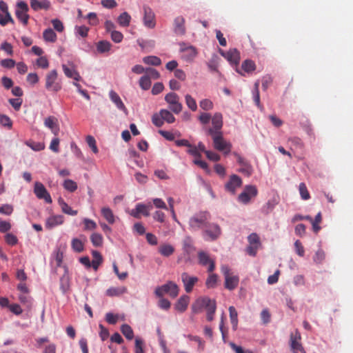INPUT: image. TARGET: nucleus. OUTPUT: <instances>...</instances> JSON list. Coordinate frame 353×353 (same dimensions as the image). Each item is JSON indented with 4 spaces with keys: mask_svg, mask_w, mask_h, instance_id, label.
Returning a JSON list of instances; mask_svg holds the SVG:
<instances>
[{
    "mask_svg": "<svg viewBox=\"0 0 353 353\" xmlns=\"http://www.w3.org/2000/svg\"><path fill=\"white\" fill-rule=\"evenodd\" d=\"M216 302L208 297H200L192 305V311L194 314L199 313L203 308L207 310V320L212 321L216 311Z\"/></svg>",
    "mask_w": 353,
    "mask_h": 353,
    "instance_id": "obj_1",
    "label": "nucleus"
},
{
    "mask_svg": "<svg viewBox=\"0 0 353 353\" xmlns=\"http://www.w3.org/2000/svg\"><path fill=\"white\" fill-rule=\"evenodd\" d=\"M45 88L49 92H58L62 89V82L56 70L48 72L45 77Z\"/></svg>",
    "mask_w": 353,
    "mask_h": 353,
    "instance_id": "obj_2",
    "label": "nucleus"
},
{
    "mask_svg": "<svg viewBox=\"0 0 353 353\" xmlns=\"http://www.w3.org/2000/svg\"><path fill=\"white\" fill-rule=\"evenodd\" d=\"M208 133L212 137L215 149L219 151H225L226 154L230 152L231 144L224 140L220 131H215L213 129H209L208 130Z\"/></svg>",
    "mask_w": 353,
    "mask_h": 353,
    "instance_id": "obj_3",
    "label": "nucleus"
},
{
    "mask_svg": "<svg viewBox=\"0 0 353 353\" xmlns=\"http://www.w3.org/2000/svg\"><path fill=\"white\" fill-rule=\"evenodd\" d=\"M179 52L181 59L186 63L193 61L198 54L194 46L185 43H179Z\"/></svg>",
    "mask_w": 353,
    "mask_h": 353,
    "instance_id": "obj_4",
    "label": "nucleus"
},
{
    "mask_svg": "<svg viewBox=\"0 0 353 353\" xmlns=\"http://www.w3.org/2000/svg\"><path fill=\"white\" fill-rule=\"evenodd\" d=\"M210 219V214L208 212H200L190 218L189 224L191 228L197 230L206 227L208 221Z\"/></svg>",
    "mask_w": 353,
    "mask_h": 353,
    "instance_id": "obj_5",
    "label": "nucleus"
},
{
    "mask_svg": "<svg viewBox=\"0 0 353 353\" xmlns=\"http://www.w3.org/2000/svg\"><path fill=\"white\" fill-rule=\"evenodd\" d=\"M257 194L258 190L255 185H247L245 186L243 191L239 195L238 201L243 204H248Z\"/></svg>",
    "mask_w": 353,
    "mask_h": 353,
    "instance_id": "obj_6",
    "label": "nucleus"
},
{
    "mask_svg": "<svg viewBox=\"0 0 353 353\" xmlns=\"http://www.w3.org/2000/svg\"><path fill=\"white\" fill-rule=\"evenodd\" d=\"M17 8L15 12L17 17L24 26H26L29 19V15L28 14L29 8L28 4L21 1L17 3Z\"/></svg>",
    "mask_w": 353,
    "mask_h": 353,
    "instance_id": "obj_7",
    "label": "nucleus"
},
{
    "mask_svg": "<svg viewBox=\"0 0 353 353\" xmlns=\"http://www.w3.org/2000/svg\"><path fill=\"white\" fill-rule=\"evenodd\" d=\"M301 336L298 330H296L294 332L291 333L290 345L293 353H298V352L305 353V351L301 343Z\"/></svg>",
    "mask_w": 353,
    "mask_h": 353,
    "instance_id": "obj_8",
    "label": "nucleus"
},
{
    "mask_svg": "<svg viewBox=\"0 0 353 353\" xmlns=\"http://www.w3.org/2000/svg\"><path fill=\"white\" fill-rule=\"evenodd\" d=\"M155 294L159 297H162L165 294L175 297L176 296V285L170 282L161 287H158L155 290Z\"/></svg>",
    "mask_w": 353,
    "mask_h": 353,
    "instance_id": "obj_9",
    "label": "nucleus"
},
{
    "mask_svg": "<svg viewBox=\"0 0 353 353\" xmlns=\"http://www.w3.org/2000/svg\"><path fill=\"white\" fill-rule=\"evenodd\" d=\"M34 192L39 199H43L47 203H52V200L50 194L41 183H35Z\"/></svg>",
    "mask_w": 353,
    "mask_h": 353,
    "instance_id": "obj_10",
    "label": "nucleus"
},
{
    "mask_svg": "<svg viewBox=\"0 0 353 353\" xmlns=\"http://www.w3.org/2000/svg\"><path fill=\"white\" fill-rule=\"evenodd\" d=\"M143 24L148 28H154L156 26L155 14L152 10L147 6H143Z\"/></svg>",
    "mask_w": 353,
    "mask_h": 353,
    "instance_id": "obj_11",
    "label": "nucleus"
},
{
    "mask_svg": "<svg viewBox=\"0 0 353 353\" xmlns=\"http://www.w3.org/2000/svg\"><path fill=\"white\" fill-rule=\"evenodd\" d=\"M219 52L221 55L226 59L231 64H234L235 65L239 64L240 61V53L236 49H230L228 52H225L224 50L219 49Z\"/></svg>",
    "mask_w": 353,
    "mask_h": 353,
    "instance_id": "obj_12",
    "label": "nucleus"
},
{
    "mask_svg": "<svg viewBox=\"0 0 353 353\" xmlns=\"http://www.w3.org/2000/svg\"><path fill=\"white\" fill-rule=\"evenodd\" d=\"M204 232V237L207 239L214 241L221 234V230L219 225L215 223L208 224Z\"/></svg>",
    "mask_w": 353,
    "mask_h": 353,
    "instance_id": "obj_13",
    "label": "nucleus"
},
{
    "mask_svg": "<svg viewBox=\"0 0 353 353\" xmlns=\"http://www.w3.org/2000/svg\"><path fill=\"white\" fill-rule=\"evenodd\" d=\"M199 263L203 266L208 267V271L212 272L215 268L214 261L210 257L209 254L203 251H200L198 253Z\"/></svg>",
    "mask_w": 353,
    "mask_h": 353,
    "instance_id": "obj_14",
    "label": "nucleus"
},
{
    "mask_svg": "<svg viewBox=\"0 0 353 353\" xmlns=\"http://www.w3.org/2000/svg\"><path fill=\"white\" fill-rule=\"evenodd\" d=\"M198 280L196 276H190L187 273H183L181 274V281L187 293H190L192 291L194 285L197 283Z\"/></svg>",
    "mask_w": 353,
    "mask_h": 353,
    "instance_id": "obj_15",
    "label": "nucleus"
},
{
    "mask_svg": "<svg viewBox=\"0 0 353 353\" xmlns=\"http://www.w3.org/2000/svg\"><path fill=\"white\" fill-rule=\"evenodd\" d=\"M241 179L236 174H232L230 176V181L225 184V189L234 194H235L236 189L241 187Z\"/></svg>",
    "mask_w": 353,
    "mask_h": 353,
    "instance_id": "obj_16",
    "label": "nucleus"
},
{
    "mask_svg": "<svg viewBox=\"0 0 353 353\" xmlns=\"http://www.w3.org/2000/svg\"><path fill=\"white\" fill-rule=\"evenodd\" d=\"M184 258L189 260L190 255L194 253L195 248L193 245L192 239L190 236L185 237L182 242Z\"/></svg>",
    "mask_w": 353,
    "mask_h": 353,
    "instance_id": "obj_17",
    "label": "nucleus"
},
{
    "mask_svg": "<svg viewBox=\"0 0 353 353\" xmlns=\"http://www.w3.org/2000/svg\"><path fill=\"white\" fill-rule=\"evenodd\" d=\"M44 125L46 127L50 128L51 130V132L55 136H57L59 134V126L57 118L52 116L48 117L44 120Z\"/></svg>",
    "mask_w": 353,
    "mask_h": 353,
    "instance_id": "obj_18",
    "label": "nucleus"
},
{
    "mask_svg": "<svg viewBox=\"0 0 353 353\" xmlns=\"http://www.w3.org/2000/svg\"><path fill=\"white\" fill-rule=\"evenodd\" d=\"M64 222V216L62 215H52L48 217L46 221V228L52 229V228L61 225Z\"/></svg>",
    "mask_w": 353,
    "mask_h": 353,
    "instance_id": "obj_19",
    "label": "nucleus"
},
{
    "mask_svg": "<svg viewBox=\"0 0 353 353\" xmlns=\"http://www.w3.org/2000/svg\"><path fill=\"white\" fill-rule=\"evenodd\" d=\"M30 7L34 11H38L39 10H48L50 8V2L48 0H30Z\"/></svg>",
    "mask_w": 353,
    "mask_h": 353,
    "instance_id": "obj_20",
    "label": "nucleus"
},
{
    "mask_svg": "<svg viewBox=\"0 0 353 353\" xmlns=\"http://www.w3.org/2000/svg\"><path fill=\"white\" fill-rule=\"evenodd\" d=\"M109 97L111 101L116 105L118 109L125 112L127 111V109L123 103L122 102L120 97L115 91L111 90L109 92Z\"/></svg>",
    "mask_w": 353,
    "mask_h": 353,
    "instance_id": "obj_21",
    "label": "nucleus"
},
{
    "mask_svg": "<svg viewBox=\"0 0 353 353\" xmlns=\"http://www.w3.org/2000/svg\"><path fill=\"white\" fill-rule=\"evenodd\" d=\"M141 214H142L146 216H149L148 207L144 204L138 203L136 205L135 209L132 210L130 214L132 216H134L137 219H139V218H140Z\"/></svg>",
    "mask_w": 353,
    "mask_h": 353,
    "instance_id": "obj_22",
    "label": "nucleus"
},
{
    "mask_svg": "<svg viewBox=\"0 0 353 353\" xmlns=\"http://www.w3.org/2000/svg\"><path fill=\"white\" fill-rule=\"evenodd\" d=\"M62 68L64 74L68 78H72L75 81H79L81 79V77L79 72L74 68H70L66 65H62Z\"/></svg>",
    "mask_w": 353,
    "mask_h": 353,
    "instance_id": "obj_23",
    "label": "nucleus"
},
{
    "mask_svg": "<svg viewBox=\"0 0 353 353\" xmlns=\"http://www.w3.org/2000/svg\"><path fill=\"white\" fill-rule=\"evenodd\" d=\"M239 279L237 276H230L225 278V288L229 290H233L239 284Z\"/></svg>",
    "mask_w": 353,
    "mask_h": 353,
    "instance_id": "obj_24",
    "label": "nucleus"
},
{
    "mask_svg": "<svg viewBox=\"0 0 353 353\" xmlns=\"http://www.w3.org/2000/svg\"><path fill=\"white\" fill-rule=\"evenodd\" d=\"M101 215L108 221L109 224H113L115 222V216L112 210L109 207H103L101 210Z\"/></svg>",
    "mask_w": 353,
    "mask_h": 353,
    "instance_id": "obj_25",
    "label": "nucleus"
},
{
    "mask_svg": "<svg viewBox=\"0 0 353 353\" xmlns=\"http://www.w3.org/2000/svg\"><path fill=\"white\" fill-rule=\"evenodd\" d=\"M165 100L169 104V109L176 113V95L173 92L169 93L165 95Z\"/></svg>",
    "mask_w": 353,
    "mask_h": 353,
    "instance_id": "obj_26",
    "label": "nucleus"
},
{
    "mask_svg": "<svg viewBox=\"0 0 353 353\" xmlns=\"http://www.w3.org/2000/svg\"><path fill=\"white\" fill-rule=\"evenodd\" d=\"M190 298L188 295L183 294L178 299V312H185L190 303Z\"/></svg>",
    "mask_w": 353,
    "mask_h": 353,
    "instance_id": "obj_27",
    "label": "nucleus"
},
{
    "mask_svg": "<svg viewBox=\"0 0 353 353\" xmlns=\"http://www.w3.org/2000/svg\"><path fill=\"white\" fill-rule=\"evenodd\" d=\"M187 146L188 148V152L191 154L193 156L201 157V154L198 152L197 148L196 146H193L190 145L188 141L185 139L178 140V146Z\"/></svg>",
    "mask_w": 353,
    "mask_h": 353,
    "instance_id": "obj_28",
    "label": "nucleus"
},
{
    "mask_svg": "<svg viewBox=\"0 0 353 353\" xmlns=\"http://www.w3.org/2000/svg\"><path fill=\"white\" fill-rule=\"evenodd\" d=\"M58 203L60 205L61 210L63 213L72 216H75L77 214V211L72 210L61 197H59L58 199Z\"/></svg>",
    "mask_w": 353,
    "mask_h": 353,
    "instance_id": "obj_29",
    "label": "nucleus"
},
{
    "mask_svg": "<svg viewBox=\"0 0 353 353\" xmlns=\"http://www.w3.org/2000/svg\"><path fill=\"white\" fill-rule=\"evenodd\" d=\"M212 123L213 125V130L215 131H220L223 126V117L221 113H215L212 118Z\"/></svg>",
    "mask_w": 353,
    "mask_h": 353,
    "instance_id": "obj_30",
    "label": "nucleus"
},
{
    "mask_svg": "<svg viewBox=\"0 0 353 353\" xmlns=\"http://www.w3.org/2000/svg\"><path fill=\"white\" fill-rule=\"evenodd\" d=\"M130 21L131 17L127 12L121 13L117 18L118 23L122 27L129 26Z\"/></svg>",
    "mask_w": 353,
    "mask_h": 353,
    "instance_id": "obj_31",
    "label": "nucleus"
},
{
    "mask_svg": "<svg viewBox=\"0 0 353 353\" xmlns=\"http://www.w3.org/2000/svg\"><path fill=\"white\" fill-rule=\"evenodd\" d=\"M92 254L93 259L91 263V266L93 268V269L94 270H97L98 269L99 266L100 265V264L103 261L102 256L100 254V252H99L97 250L92 251Z\"/></svg>",
    "mask_w": 353,
    "mask_h": 353,
    "instance_id": "obj_32",
    "label": "nucleus"
},
{
    "mask_svg": "<svg viewBox=\"0 0 353 353\" xmlns=\"http://www.w3.org/2000/svg\"><path fill=\"white\" fill-rule=\"evenodd\" d=\"M230 312V318L231 324L232 325V328L234 330H236L238 325V314L234 306H230L229 307Z\"/></svg>",
    "mask_w": 353,
    "mask_h": 353,
    "instance_id": "obj_33",
    "label": "nucleus"
},
{
    "mask_svg": "<svg viewBox=\"0 0 353 353\" xmlns=\"http://www.w3.org/2000/svg\"><path fill=\"white\" fill-rule=\"evenodd\" d=\"M25 144L34 151H41L45 148V144L41 142H35L32 140L26 141Z\"/></svg>",
    "mask_w": 353,
    "mask_h": 353,
    "instance_id": "obj_34",
    "label": "nucleus"
},
{
    "mask_svg": "<svg viewBox=\"0 0 353 353\" xmlns=\"http://www.w3.org/2000/svg\"><path fill=\"white\" fill-rule=\"evenodd\" d=\"M111 43L108 41H100L97 44V51L100 53H104L110 51Z\"/></svg>",
    "mask_w": 353,
    "mask_h": 353,
    "instance_id": "obj_35",
    "label": "nucleus"
},
{
    "mask_svg": "<svg viewBox=\"0 0 353 353\" xmlns=\"http://www.w3.org/2000/svg\"><path fill=\"white\" fill-rule=\"evenodd\" d=\"M121 332L128 340H132L134 338V332L132 327L128 324H123L121 325Z\"/></svg>",
    "mask_w": 353,
    "mask_h": 353,
    "instance_id": "obj_36",
    "label": "nucleus"
},
{
    "mask_svg": "<svg viewBox=\"0 0 353 353\" xmlns=\"http://www.w3.org/2000/svg\"><path fill=\"white\" fill-rule=\"evenodd\" d=\"M143 61L144 63L151 65H160L161 64V61L160 58L156 56H148L145 57L143 59Z\"/></svg>",
    "mask_w": 353,
    "mask_h": 353,
    "instance_id": "obj_37",
    "label": "nucleus"
},
{
    "mask_svg": "<svg viewBox=\"0 0 353 353\" xmlns=\"http://www.w3.org/2000/svg\"><path fill=\"white\" fill-rule=\"evenodd\" d=\"M126 292L125 287L121 288H110L107 290L106 294L110 296H119Z\"/></svg>",
    "mask_w": 353,
    "mask_h": 353,
    "instance_id": "obj_38",
    "label": "nucleus"
},
{
    "mask_svg": "<svg viewBox=\"0 0 353 353\" xmlns=\"http://www.w3.org/2000/svg\"><path fill=\"white\" fill-rule=\"evenodd\" d=\"M43 37L46 41L54 42L57 40V34L51 28L46 29L43 33Z\"/></svg>",
    "mask_w": 353,
    "mask_h": 353,
    "instance_id": "obj_39",
    "label": "nucleus"
},
{
    "mask_svg": "<svg viewBox=\"0 0 353 353\" xmlns=\"http://www.w3.org/2000/svg\"><path fill=\"white\" fill-rule=\"evenodd\" d=\"M321 221H322L321 213L319 212L316 215L315 218L314 219H312V221L311 222L312 225V230L315 233H318L319 231L321 230V227H320L319 224L321 223Z\"/></svg>",
    "mask_w": 353,
    "mask_h": 353,
    "instance_id": "obj_40",
    "label": "nucleus"
},
{
    "mask_svg": "<svg viewBox=\"0 0 353 353\" xmlns=\"http://www.w3.org/2000/svg\"><path fill=\"white\" fill-rule=\"evenodd\" d=\"M242 69L246 72H251L256 69V65L252 60L247 59L242 63Z\"/></svg>",
    "mask_w": 353,
    "mask_h": 353,
    "instance_id": "obj_41",
    "label": "nucleus"
},
{
    "mask_svg": "<svg viewBox=\"0 0 353 353\" xmlns=\"http://www.w3.org/2000/svg\"><path fill=\"white\" fill-rule=\"evenodd\" d=\"M63 186L66 190L70 192H74L78 188L77 183L71 179L65 180Z\"/></svg>",
    "mask_w": 353,
    "mask_h": 353,
    "instance_id": "obj_42",
    "label": "nucleus"
},
{
    "mask_svg": "<svg viewBox=\"0 0 353 353\" xmlns=\"http://www.w3.org/2000/svg\"><path fill=\"white\" fill-rule=\"evenodd\" d=\"M161 117L163 119L164 121L168 123H172L175 121V118L173 114L168 110H161L160 111Z\"/></svg>",
    "mask_w": 353,
    "mask_h": 353,
    "instance_id": "obj_43",
    "label": "nucleus"
},
{
    "mask_svg": "<svg viewBox=\"0 0 353 353\" xmlns=\"http://www.w3.org/2000/svg\"><path fill=\"white\" fill-rule=\"evenodd\" d=\"M90 241L94 246L99 247L103 244V236L99 233H93L90 236Z\"/></svg>",
    "mask_w": 353,
    "mask_h": 353,
    "instance_id": "obj_44",
    "label": "nucleus"
},
{
    "mask_svg": "<svg viewBox=\"0 0 353 353\" xmlns=\"http://www.w3.org/2000/svg\"><path fill=\"white\" fill-rule=\"evenodd\" d=\"M217 281V275L216 274H211L208 276L205 282V285L208 288H214L216 285Z\"/></svg>",
    "mask_w": 353,
    "mask_h": 353,
    "instance_id": "obj_45",
    "label": "nucleus"
},
{
    "mask_svg": "<svg viewBox=\"0 0 353 353\" xmlns=\"http://www.w3.org/2000/svg\"><path fill=\"white\" fill-rule=\"evenodd\" d=\"M139 85L144 90H148L151 86V81L150 79V77L146 75L141 77L139 80Z\"/></svg>",
    "mask_w": 353,
    "mask_h": 353,
    "instance_id": "obj_46",
    "label": "nucleus"
},
{
    "mask_svg": "<svg viewBox=\"0 0 353 353\" xmlns=\"http://www.w3.org/2000/svg\"><path fill=\"white\" fill-rule=\"evenodd\" d=\"M0 123L3 127L11 129L12 127V121L11 119L6 114H0Z\"/></svg>",
    "mask_w": 353,
    "mask_h": 353,
    "instance_id": "obj_47",
    "label": "nucleus"
},
{
    "mask_svg": "<svg viewBox=\"0 0 353 353\" xmlns=\"http://www.w3.org/2000/svg\"><path fill=\"white\" fill-rule=\"evenodd\" d=\"M174 251V248L170 245H163L159 248V252L165 256H168Z\"/></svg>",
    "mask_w": 353,
    "mask_h": 353,
    "instance_id": "obj_48",
    "label": "nucleus"
},
{
    "mask_svg": "<svg viewBox=\"0 0 353 353\" xmlns=\"http://www.w3.org/2000/svg\"><path fill=\"white\" fill-rule=\"evenodd\" d=\"M72 248L77 252H81L83 250V243L81 240L74 238L72 240Z\"/></svg>",
    "mask_w": 353,
    "mask_h": 353,
    "instance_id": "obj_49",
    "label": "nucleus"
},
{
    "mask_svg": "<svg viewBox=\"0 0 353 353\" xmlns=\"http://www.w3.org/2000/svg\"><path fill=\"white\" fill-rule=\"evenodd\" d=\"M86 142L94 153H98L99 150L97 146L96 140L92 136H87Z\"/></svg>",
    "mask_w": 353,
    "mask_h": 353,
    "instance_id": "obj_50",
    "label": "nucleus"
},
{
    "mask_svg": "<svg viewBox=\"0 0 353 353\" xmlns=\"http://www.w3.org/2000/svg\"><path fill=\"white\" fill-rule=\"evenodd\" d=\"M299 192L301 198L303 200H307L310 198V193L307 189V187L304 183L299 184Z\"/></svg>",
    "mask_w": 353,
    "mask_h": 353,
    "instance_id": "obj_51",
    "label": "nucleus"
},
{
    "mask_svg": "<svg viewBox=\"0 0 353 353\" xmlns=\"http://www.w3.org/2000/svg\"><path fill=\"white\" fill-rule=\"evenodd\" d=\"M19 299L21 303L26 305L28 307H31L32 298L28 294H21L19 296Z\"/></svg>",
    "mask_w": 353,
    "mask_h": 353,
    "instance_id": "obj_52",
    "label": "nucleus"
},
{
    "mask_svg": "<svg viewBox=\"0 0 353 353\" xmlns=\"http://www.w3.org/2000/svg\"><path fill=\"white\" fill-rule=\"evenodd\" d=\"M5 14H0V24L3 26H6L8 22L14 23V20L12 18L9 12L4 13Z\"/></svg>",
    "mask_w": 353,
    "mask_h": 353,
    "instance_id": "obj_53",
    "label": "nucleus"
},
{
    "mask_svg": "<svg viewBox=\"0 0 353 353\" xmlns=\"http://www.w3.org/2000/svg\"><path fill=\"white\" fill-rule=\"evenodd\" d=\"M83 221L84 223V230H92L97 228V223L93 220L85 218Z\"/></svg>",
    "mask_w": 353,
    "mask_h": 353,
    "instance_id": "obj_54",
    "label": "nucleus"
},
{
    "mask_svg": "<svg viewBox=\"0 0 353 353\" xmlns=\"http://www.w3.org/2000/svg\"><path fill=\"white\" fill-rule=\"evenodd\" d=\"M152 123L156 125L157 127H161L163 124V119L161 117V112H159V114L156 113L154 114L152 117Z\"/></svg>",
    "mask_w": 353,
    "mask_h": 353,
    "instance_id": "obj_55",
    "label": "nucleus"
},
{
    "mask_svg": "<svg viewBox=\"0 0 353 353\" xmlns=\"http://www.w3.org/2000/svg\"><path fill=\"white\" fill-rule=\"evenodd\" d=\"M185 102L187 105L192 111H195L197 108L196 101L189 94L185 96Z\"/></svg>",
    "mask_w": 353,
    "mask_h": 353,
    "instance_id": "obj_56",
    "label": "nucleus"
},
{
    "mask_svg": "<svg viewBox=\"0 0 353 353\" xmlns=\"http://www.w3.org/2000/svg\"><path fill=\"white\" fill-rule=\"evenodd\" d=\"M145 72L147 73L146 76L150 77V79H157L160 77L159 72L157 70L152 68H146Z\"/></svg>",
    "mask_w": 353,
    "mask_h": 353,
    "instance_id": "obj_57",
    "label": "nucleus"
},
{
    "mask_svg": "<svg viewBox=\"0 0 353 353\" xmlns=\"http://www.w3.org/2000/svg\"><path fill=\"white\" fill-rule=\"evenodd\" d=\"M111 39L115 43H120L123 39V35L121 32L112 30L111 32Z\"/></svg>",
    "mask_w": 353,
    "mask_h": 353,
    "instance_id": "obj_58",
    "label": "nucleus"
},
{
    "mask_svg": "<svg viewBox=\"0 0 353 353\" xmlns=\"http://www.w3.org/2000/svg\"><path fill=\"white\" fill-rule=\"evenodd\" d=\"M5 241L8 245H14L18 242L17 236L11 233H8L5 236Z\"/></svg>",
    "mask_w": 353,
    "mask_h": 353,
    "instance_id": "obj_59",
    "label": "nucleus"
},
{
    "mask_svg": "<svg viewBox=\"0 0 353 353\" xmlns=\"http://www.w3.org/2000/svg\"><path fill=\"white\" fill-rule=\"evenodd\" d=\"M294 248L296 254L300 256H303L305 254V250L302 243L299 240H296L294 243Z\"/></svg>",
    "mask_w": 353,
    "mask_h": 353,
    "instance_id": "obj_60",
    "label": "nucleus"
},
{
    "mask_svg": "<svg viewBox=\"0 0 353 353\" xmlns=\"http://www.w3.org/2000/svg\"><path fill=\"white\" fill-rule=\"evenodd\" d=\"M200 107L204 110H210L213 108L212 102L209 99H203L200 101Z\"/></svg>",
    "mask_w": 353,
    "mask_h": 353,
    "instance_id": "obj_61",
    "label": "nucleus"
},
{
    "mask_svg": "<svg viewBox=\"0 0 353 353\" xmlns=\"http://www.w3.org/2000/svg\"><path fill=\"white\" fill-rule=\"evenodd\" d=\"M86 18L89 21V23L91 26H97L99 23V19L95 12H90Z\"/></svg>",
    "mask_w": 353,
    "mask_h": 353,
    "instance_id": "obj_62",
    "label": "nucleus"
},
{
    "mask_svg": "<svg viewBox=\"0 0 353 353\" xmlns=\"http://www.w3.org/2000/svg\"><path fill=\"white\" fill-rule=\"evenodd\" d=\"M76 32L82 37H85L88 35L89 28L85 26H76Z\"/></svg>",
    "mask_w": 353,
    "mask_h": 353,
    "instance_id": "obj_63",
    "label": "nucleus"
},
{
    "mask_svg": "<svg viewBox=\"0 0 353 353\" xmlns=\"http://www.w3.org/2000/svg\"><path fill=\"white\" fill-rule=\"evenodd\" d=\"M261 318L264 324L270 323L271 319V315L268 309H264L261 313Z\"/></svg>",
    "mask_w": 353,
    "mask_h": 353,
    "instance_id": "obj_64",
    "label": "nucleus"
}]
</instances>
